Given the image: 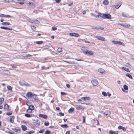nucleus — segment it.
<instances>
[{
  "label": "nucleus",
  "mask_w": 134,
  "mask_h": 134,
  "mask_svg": "<svg viewBox=\"0 0 134 134\" xmlns=\"http://www.w3.org/2000/svg\"><path fill=\"white\" fill-rule=\"evenodd\" d=\"M81 50L84 54L88 56L92 55L94 53L92 51L87 50L86 47H82Z\"/></svg>",
  "instance_id": "obj_1"
},
{
  "label": "nucleus",
  "mask_w": 134,
  "mask_h": 134,
  "mask_svg": "<svg viewBox=\"0 0 134 134\" xmlns=\"http://www.w3.org/2000/svg\"><path fill=\"white\" fill-rule=\"evenodd\" d=\"M94 37L95 38H97L99 40L102 41L105 40V39L104 37L100 36H94Z\"/></svg>",
  "instance_id": "obj_2"
},
{
  "label": "nucleus",
  "mask_w": 134,
  "mask_h": 134,
  "mask_svg": "<svg viewBox=\"0 0 134 134\" xmlns=\"http://www.w3.org/2000/svg\"><path fill=\"white\" fill-rule=\"evenodd\" d=\"M76 108L77 110H83L84 109L85 107L79 104L76 105Z\"/></svg>",
  "instance_id": "obj_3"
},
{
  "label": "nucleus",
  "mask_w": 134,
  "mask_h": 134,
  "mask_svg": "<svg viewBox=\"0 0 134 134\" xmlns=\"http://www.w3.org/2000/svg\"><path fill=\"white\" fill-rule=\"evenodd\" d=\"M103 17L104 18L110 19L111 18V15L109 14H104L103 15Z\"/></svg>",
  "instance_id": "obj_4"
},
{
  "label": "nucleus",
  "mask_w": 134,
  "mask_h": 134,
  "mask_svg": "<svg viewBox=\"0 0 134 134\" xmlns=\"http://www.w3.org/2000/svg\"><path fill=\"white\" fill-rule=\"evenodd\" d=\"M112 42L115 44H119L121 45L122 46H124V44L122 42L120 41H112Z\"/></svg>",
  "instance_id": "obj_5"
},
{
  "label": "nucleus",
  "mask_w": 134,
  "mask_h": 134,
  "mask_svg": "<svg viewBox=\"0 0 134 134\" xmlns=\"http://www.w3.org/2000/svg\"><path fill=\"white\" fill-rule=\"evenodd\" d=\"M91 83L94 86H97L98 84V81L96 80H94L91 81Z\"/></svg>",
  "instance_id": "obj_6"
},
{
  "label": "nucleus",
  "mask_w": 134,
  "mask_h": 134,
  "mask_svg": "<svg viewBox=\"0 0 134 134\" xmlns=\"http://www.w3.org/2000/svg\"><path fill=\"white\" fill-rule=\"evenodd\" d=\"M104 114L107 117H109L110 114V112L109 110H106L104 112Z\"/></svg>",
  "instance_id": "obj_7"
},
{
  "label": "nucleus",
  "mask_w": 134,
  "mask_h": 134,
  "mask_svg": "<svg viewBox=\"0 0 134 134\" xmlns=\"http://www.w3.org/2000/svg\"><path fill=\"white\" fill-rule=\"evenodd\" d=\"M34 94H32L31 92H29L27 93L26 96L28 98H32Z\"/></svg>",
  "instance_id": "obj_8"
},
{
  "label": "nucleus",
  "mask_w": 134,
  "mask_h": 134,
  "mask_svg": "<svg viewBox=\"0 0 134 134\" xmlns=\"http://www.w3.org/2000/svg\"><path fill=\"white\" fill-rule=\"evenodd\" d=\"M98 71L102 74H105L106 73L104 69L102 68L98 69Z\"/></svg>",
  "instance_id": "obj_9"
},
{
  "label": "nucleus",
  "mask_w": 134,
  "mask_h": 134,
  "mask_svg": "<svg viewBox=\"0 0 134 134\" xmlns=\"http://www.w3.org/2000/svg\"><path fill=\"white\" fill-rule=\"evenodd\" d=\"M69 35L72 36L79 37V35L78 34L74 33H69Z\"/></svg>",
  "instance_id": "obj_10"
},
{
  "label": "nucleus",
  "mask_w": 134,
  "mask_h": 134,
  "mask_svg": "<svg viewBox=\"0 0 134 134\" xmlns=\"http://www.w3.org/2000/svg\"><path fill=\"white\" fill-rule=\"evenodd\" d=\"M90 98L89 97H83L81 98V99L82 100H83L84 101H86L87 100H90Z\"/></svg>",
  "instance_id": "obj_11"
},
{
  "label": "nucleus",
  "mask_w": 134,
  "mask_h": 134,
  "mask_svg": "<svg viewBox=\"0 0 134 134\" xmlns=\"http://www.w3.org/2000/svg\"><path fill=\"white\" fill-rule=\"evenodd\" d=\"M109 134H118V131H113L112 130H110L109 131Z\"/></svg>",
  "instance_id": "obj_12"
},
{
  "label": "nucleus",
  "mask_w": 134,
  "mask_h": 134,
  "mask_svg": "<svg viewBox=\"0 0 134 134\" xmlns=\"http://www.w3.org/2000/svg\"><path fill=\"white\" fill-rule=\"evenodd\" d=\"M32 98L34 99V100L36 101H38L39 100L37 95L35 94H34L33 97H32Z\"/></svg>",
  "instance_id": "obj_13"
},
{
  "label": "nucleus",
  "mask_w": 134,
  "mask_h": 134,
  "mask_svg": "<svg viewBox=\"0 0 134 134\" xmlns=\"http://www.w3.org/2000/svg\"><path fill=\"white\" fill-rule=\"evenodd\" d=\"M14 117L13 116H12L10 117V121L12 123H13L14 122Z\"/></svg>",
  "instance_id": "obj_14"
},
{
  "label": "nucleus",
  "mask_w": 134,
  "mask_h": 134,
  "mask_svg": "<svg viewBox=\"0 0 134 134\" xmlns=\"http://www.w3.org/2000/svg\"><path fill=\"white\" fill-rule=\"evenodd\" d=\"M39 116L40 117L43 118L44 119H46L47 117L46 115L43 114H40Z\"/></svg>",
  "instance_id": "obj_15"
},
{
  "label": "nucleus",
  "mask_w": 134,
  "mask_h": 134,
  "mask_svg": "<svg viewBox=\"0 0 134 134\" xmlns=\"http://www.w3.org/2000/svg\"><path fill=\"white\" fill-rule=\"evenodd\" d=\"M121 25L122 26L126 28H129L130 26V25L127 24L126 23L124 24H121Z\"/></svg>",
  "instance_id": "obj_16"
},
{
  "label": "nucleus",
  "mask_w": 134,
  "mask_h": 134,
  "mask_svg": "<svg viewBox=\"0 0 134 134\" xmlns=\"http://www.w3.org/2000/svg\"><path fill=\"white\" fill-rule=\"evenodd\" d=\"M118 129H122L123 131H125L126 129L125 127L121 126H119L118 127Z\"/></svg>",
  "instance_id": "obj_17"
},
{
  "label": "nucleus",
  "mask_w": 134,
  "mask_h": 134,
  "mask_svg": "<svg viewBox=\"0 0 134 134\" xmlns=\"http://www.w3.org/2000/svg\"><path fill=\"white\" fill-rule=\"evenodd\" d=\"M4 108L5 110H7L9 109L8 105L7 104H5L4 105Z\"/></svg>",
  "instance_id": "obj_18"
},
{
  "label": "nucleus",
  "mask_w": 134,
  "mask_h": 134,
  "mask_svg": "<svg viewBox=\"0 0 134 134\" xmlns=\"http://www.w3.org/2000/svg\"><path fill=\"white\" fill-rule=\"evenodd\" d=\"M121 14L122 16L124 17H126L129 16L128 14H126L124 12H122Z\"/></svg>",
  "instance_id": "obj_19"
},
{
  "label": "nucleus",
  "mask_w": 134,
  "mask_h": 134,
  "mask_svg": "<svg viewBox=\"0 0 134 134\" xmlns=\"http://www.w3.org/2000/svg\"><path fill=\"white\" fill-rule=\"evenodd\" d=\"M0 28L2 29H5V30H12V29L9 28H8L6 27L1 26V27Z\"/></svg>",
  "instance_id": "obj_20"
},
{
  "label": "nucleus",
  "mask_w": 134,
  "mask_h": 134,
  "mask_svg": "<svg viewBox=\"0 0 134 134\" xmlns=\"http://www.w3.org/2000/svg\"><path fill=\"white\" fill-rule=\"evenodd\" d=\"M121 4L119 3L118 4H117L115 5H114V6L115 7V8L118 9L121 6Z\"/></svg>",
  "instance_id": "obj_21"
},
{
  "label": "nucleus",
  "mask_w": 134,
  "mask_h": 134,
  "mask_svg": "<svg viewBox=\"0 0 134 134\" xmlns=\"http://www.w3.org/2000/svg\"><path fill=\"white\" fill-rule=\"evenodd\" d=\"M21 128L22 130L24 131H26L27 130V127L25 125H22Z\"/></svg>",
  "instance_id": "obj_22"
},
{
  "label": "nucleus",
  "mask_w": 134,
  "mask_h": 134,
  "mask_svg": "<svg viewBox=\"0 0 134 134\" xmlns=\"http://www.w3.org/2000/svg\"><path fill=\"white\" fill-rule=\"evenodd\" d=\"M109 3V2L107 0H104L103 1V3L106 5H107Z\"/></svg>",
  "instance_id": "obj_23"
},
{
  "label": "nucleus",
  "mask_w": 134,
  "mask_h": 134,
  "mask_svg": "<svg viewBox=\"0 0 134 134\" xmlns=\"http://www.w3.org/2000/svg\"><path fill=\"white\" fill-rule=\"evenodd\" d=\"M2 24L3 25H10V24L8 22H5L2 23Z\"/></svg>",
  "instance_id": "obj_24"
},
{
  "label": "nucleus",
  "mask_w": 134,
  "mask_h": 134,
  "mask_svg": "<svg viewBox=\"0 0 134 134\" xmlns=\"http://www.w3.org/2000/svg\"><path fill=\"white\" fill-rule=\"evenodd\" d=\"M74 108H71L68 110L69 113H72V111L74 110Z\"/></svg>",
  "instance_id": "obj_25"
},
{
  "label": "nucleus",
  "mask_w": 134,
  "mask_h": 134,
  "mask_svg": "<svg viewBox=\"0 0 134 134\" xmlns=\"http://www.w3.org/2000/svg\"><path fill=\"white\" fill-rule=\"evenodd\" d=\"M29 109H31L32 110H33L34 109V105H29Z\"/></svg>",
  "instance_id": "obj_26"
},
{
  "label": "nucleus",
  "mask_w": 134,
  "mask_h": 134,
  "mask_svg": "<svg viewBox=\"0 0 134 134\" xmlns=\"http://www.w3.org/2000/svg\"><path fill=\"white\" fill-rule=\"evenodd\" d=\"M7 88L8 90L11 91H12V88L11 86H7Z\"/></svg>",
  "instance_id": "obj_27"
},
{
  "label": "nucleus",
  "mask_w": 134,
  "mask_h": 134,
  "mask_svg": "<svg viewBox=\"0 0 134 134\" xmlns=\"http://www.w3.org/2000/svg\"><path fill=\"white\" fill-rule=\"evenodd\" d=\"M126 76H127V77H128L132 79V77L131 75H130V74H129V73H127L126 74Z\"/></svg>",
  "instance_id": "obj_28"
},
{
  "label": "nucleus",
  "mask_w": 134,
  "mask_h": 134,
  "mask_svg": "<svg viewBox=\"0 0 134 134\" xmlns=\"http://www.w3.org/2000/svg\"><path fill=\"white\" fill-rule=\"evenodd\" d=\"M4 101V99L3 98H0V104H1Z\"/></svg>",
  "instance_id": "obj_29"
},
{
  "label": "nucleus",
  "mask_w": 134,
  "mask_h": 134,
  "mask_svg": "<svg viewBox=\"0 0 134 134\" xmlns=\"http://www.w3.org/2000/svg\"><path fill=\"white\" fill-rule=\"evenodd\" d=\"M33 23H40V22L37 20H33Z\"/></svg>",
  "instance_id": "obj_30"
},
{
  "label": "nucleus",
  "mask_w": 134,
  "mask_h": 134,
  "mask_svg": "<svg viewBox=\"0 0 134 134\" xmlns=\"http://www.w3.org/2000/svg\"><path fill=\"white\" fill-rule=\"evenodd\" d=\"M61 126L63 128H68V125L66 124L62 125H61Z\"/></svg>",
  "instance_id": "obj_31"
},
{
  "label": "nucleus",
  "mask_w": 134,
  "mask_h": 134,
  "mask_svg": "<svg viewBox=\"0 0 134 134\" xmlns=\"http://www.w3.org/2000/svg\"><path fill=\"white\" fill-rule=\"evenodd\" d=\"M58 52V53H60L62 52V49L61 48L59 47L57 49Z\"/></svg>",
  "instance_id": "obj_32"
},
{
  "label": "nucleus",
  "mask_w": 134,
  "mask_h": 134,
  "mask_svg": "<svg viewBox=\"0 0 134 134\" xmlns=\"http://www.w3.org/2000/svg\"><path fill=\"white\" fill-rule=\"evenodd\" d=\"M50 66L48 67L47 68H46L45 67H44V66H42L41 68H42V69H49V68H50Z\"/></svg>",
  "instance_id": "obj_33"
},
{
  "label": "nucleus",
  "mask_w": 134,
  "mask_h": 134,
  "mask_svg": "<svg viewBox=\"0 0 134 134\" xmlns=\"http://www.w3.org/2000/svg\"><path fill=\"white\" fill-rule=\"evenodd\" d=\"M32 110L30 109H27L26 110V112H27L28 113H31L32 112Z\"/></svg>",
  "instance_id": "obj_34"
},
{
  "label": "nucleus",
  "mask_w": 134,
  "mask_h": 134,
  "mask_svg": "<svg viewBox=\"0 0 134 134\" xmlns=\"http://www.w3.org/2000/svg\"><path fill=\"white\" fill-rule=\"evenodd\" d=\"M123 87L124 89L125 90H127L128 89V87L125 85H124Z\"/></svg>",
  "instance_id": "obj_35"
},
{
  "label": "nucleus",
  "mask_w": 134,
  "mask_h": 134,
  "mask_svg": "<svg viewBox=\"0 0 134 134\" xmlns=\"http://www.w3.org/2000/svg\"><path fill=\"white\" fill-rule=\"evenodd\" d=\"M43 43V41H37L36 42V43L37 44H42Z\"/></svg>",
  "instance_id": "obj_36"
},
{
  "label": "nucleus",
  "mask_w": 134,
  "mask_h": 134,
  "mask_svg": "<svg viewBox=\"0 0 134 134\" xmlns=\"http://www.w3.org/2000/svg\"><path fill=\"white\" fill-rule=\"evenodd\" d=\"M24 86H31V85L27 83H24Z\"/></svg>",
  "instance_id": "obj_37"
},
{
  "label": "nucleus",
  "mask_w": 134,
  "mask_h": 134,
  "mask_svg": "<svg viewBox=\"0 0 134 134\" xmlns=\"http://www.w3.org/2000/svg\"><path fill=\"white\" fill-rule=\"evenodd\" d=\"M51 133V131L49 130H46L44 133V134H50Z\"/></svg>",
  "instance_id": "obj_38"
},
{
  "label": "nucleus",
  "mask_w": 134,
  "mask_h": 134,
  "mask_svg": "<svg viewBox=\"0 0 134 134\" xmlns=\"http://www.w3.org/2000/svg\"><path fill=\"white\" fill-rule=\"evenodd\" d=\"M102 94L104 96H107V93L105 92H103L102 93Z\"/></svg>",
  "instance_id": "obj_39"
},
{
  "label": "nucleus",
  "mask_w": 134,
  "mask_h": 134,
  "mask_svg": "<svg viewBox=\"0 0 134 134\" xmlns=\"http://www.w3.org/2000/svg\"><path fill=\"white\" fill-rule=\"evenodd\" d=\"M31 29L33 30H36V27L34 26H31Z\"/></svg>",
  "instance_id": "obj_40"
},
{
  "label": "nucleus",
  "mask_w": 134,
  "mask_h": 134,
  "mask_svg": "<svg viewBox=\"0 0 134 134\" xmlns=\"http://www.w3.org/2000/svg\"><path fill=\"white\" fill-rule=\"evenodd\" d=\"M3 16L5 18H10L11 17V16L9 15L4 14Z\"/></svg>",
  "instance_id": "obj_41"
},
{
  "label": "nucleus",
  "mask_w": 134,
  "mask_h": 134,
  "mask_svg": "<svg viewBox=\"0 0 134 134\" xmlns=\"http://www.w3.org/2000/svg\"><path fill=\"white\" fill-rule=\"evenodd\" d=\"M82 118H83L82 122L83 123H85V118L84 116H83Z\"/></svg>",
  "instance_id": "obj_42"
},
{
  "label": "nucleus",
  "mask_w": 134,
  "mask_h": 134,
  "mask_svg": "<svg viewBox=\"0 0 134 134\" xmlns=\"http://www.w3.org/2000/svg\"><path fill=\"white\" fill-rule=\"evenodd\" d=\"M25 116L26 117L28 118H29L31 117V115L28 114H25Z\"/></svg>",
  "instance_id": "obj_43"
},
{
  "label": "nucleus",
  "mask_w": 134,
  "mask_h": 134,
  "mask_svg": "<svg viewBox=\"0 0 134 134\" xmlns=\"http://www.w3.org/2000/svg\"><path fill=\"white\" fill-rule=\"evenodd\" d=\"M32 56V55L29 54H27L25 56H24V57H30Z\"/></svg>",
  "instance_id": "obj_44"
},
{
  "label": "nucleus",
  "mask_w": 134,
  "mask_h": 134,
  "mask_svg": "<svg viewBox=\"0 0 134 134\" xmlns=\"http://www.w3.org/2000/svg\"><path fill=\"white\" fill-rule=\"evenodd\" d=\"M44 125L46 126H48L49 124V123L48 121H46L44 123Z\"/></svg>",
  "instance_id": "obj_45"
},
{
  "label": "nucleus",
  "mask_w": 134,
  "mask_h": 134,
  "mask_svg": "<svg viewBox=\"0 0 134 134\" xmlns=\"http://www.w3.org/2000/svg\"><path fill=\"white\" fill-rule=\"evenodd\" d=\"M44 131V129L41 130H40L39 131V133H43Z\"/></svg>",
  "instance_id": "obj_46"
},
{
  "label": "nucleus",
  "mask_w": 134,
  "mask_h": 134,
  "mask_svg": "<svg viewBox=\"0 0 134 134\" xmlns=\"http://www.w3.org/2000/svg\"><path fill=\"white\" fill-rule=\"evenodd\" d=\"M66 62L68 63H69V64H73L75 63L74 62L66 61Z\"/></svg>",
  "instance_id": "obj_47"
},
{
  "label": "nucleus",
  "mask_w": 134,
  "mask_h": 134,
  "mask_svg": "<svg viewBox=\"0 0 134 134\" xmlns=\"http://www.w3.org/2000/svg\"><path fill=\"white\" fill-rule=\"evenodd\" d=\"M26 105L28 106L30 105V102L28 101H26Z\"/></svg>",
  "instance_id": "obj_48"
},
{
  "label": "nucleus",
  "mask_w": 134,
  "mask_h": 134,
  "mask_svg": "<svg viewBox=\"0 0 134 134\" xmlns=\"http://www.w3.org/2000/svg\"><path fill=\"white\" fill-rule=\"evenodd\" d=\"M124 70L127 72H129L130 71L129 70V69L128 68H125Z\"/></svg>",
  "instance_id": "obj_49"
},
{
  "label": "nucleus",
  "mask_w": 134,
  "mask_h": 134,
  "mask_svg": "<svg viewBox=\"0 0 134 134\" xmlns=\"http://www.w3.org/2000/svg\"><path fill=\"white\" fill-rule=\"evenodd\" d=\"M34 132V131H30L28 133L29 134H32Z\"/></svg>",
  "instance_id": "obj_50"
},
{
  "label": "nucleus",
  "mask_w": 134,
  "mask_h": 134,
  "mask_svg": "<svg viewBox=\"0 0 134 134\" xmlns=\"http://www.w3.org/2000/svg\"><path fill=\"white\" fill-rule=\"evenodd\" d=\"M61 94L63 95H65L66 94L64 92H61Z\"/></svg>",
  "instance_id": "obj_51"
},
{
  "label": "nucleus",
  "mask_w": 134,
  "mask_h": 134,
  "mask_svg": "<svg viewBox=\"0 0 134 134\" xmlns=\"http://www.w3.org/2000/svg\"><path fill=\"white\" fill-rule=\"evenodd\" d=\"M15 131L16 132H19L20 131V130L19 129H15Z\"/></svg>",
  "instance_id": "obj_52"
},
{
  "label": "nucleus",
  "mask_w": 134,
  "mask_h": 134,
  "mask_svg": "<svg viewBox=\"0 0 134 134\" xmlns=\"http://www.w3.org/2000/svg\"><path fill=\"white\" fill-rule=\"evenodd\" d=\"M52 29L53 30H55L57 29V28L56 27H52Z\"/></svg>",
  "instance_id": "obj_53"
},
{
  "label": "nucleus",
  "mask_w": 134,
  "mask_h": 134,
  "mask_svg": "<svg viewBox=\"0 0 134 134\" xmlns=\"http://www.w3.org/2000/svg\"><path fill=\"white\" fill-rule=\"evenodd\" d=\"M59 114L61 116H63L64 115V114L62 113H59Z\"/></svg>",
  "instance_id": "obj_54"
},
{
  "label": "nucleus",
  "mask_w": 134,
  "mask_h": 134,
  "mask_svg": "<svg viewBox=\"0 0 134 134\" xmlns=\"http://www.w3.org/2000/svg\"><path fill=\"white\" fill-rule=\"evenodd\" d=\"M28 21H29V22L31 23H33V20H31L30 19H29L28 20Z\"/></svg>",
  "instance_id": "obj_55"
},
{
  "label": "nucleus",
  "mask_w": 134,
  "mask_h": 134,
  "mask_svg": "<svg viewBox=\"0 0 134 134\" xmlns=\"http://www.w3.org/2000/svg\"><path fill=\"white\" fill-rule=\"evenodd\" d=\"M5 1L7 2H9L12 1V0H4Z\"/></svg>",
  "instance_id": "obj_56"
},
{
  "label": "nucleus",
  "mask_w": 134,
  "mask_h": 134,
  "mask_svg": "<svg viewBox=\"0 0 134 134\" xmlns=\"http://www.w3.org/2000/svg\"><path fill=\"white\" fill-rule=\"evenodd\" d=\"M55 1L57 3H59L60 2V0H55Z\"/></svg>",
  "instance_id": "obj_57"
},
{
  "label": "nucleus",
  "mask_w": 134,
  "mask_h": 134,
  "mask_svg": "<svg viewBox=\"0 0 134 134\" xmlns=\"http://www.w3.org/2000/svg\"><path fill=\"white\" fill-rule=\"evenodd\" d=\"M19 3L20 4H23L24 3V2H19Z\"/></svg>",
  "instance_id": "obj_58"
},
{
  "label": "nucleus",
  "mask_w": 134,
  "mask_h": 134,
  "mask_svg": "<svg viewBox=\"0 0 134 134\" xmlns=\"http://www.w3.org/2000/svg\"><path fill=\"white\" fill-rule=\"evenodd\" d=\"M107 95H108V96L109 97H110L111 96V94L109 93V92H107Z\"/></svg>",
  "instance_id": "obj_59"
},
{
  "label": "nucleus",
  "mask_w": 134,
  "mask_h": 134,
  "mask_svg": "<svg viewBox=\"0 0 134 134\" xmlns=\"http://www.w3.org/2000/svg\"><path fill=\"white\" fill-rule=\"evenodd\" d=\"M7 114L8 115H9L12 114V113L10 112H8L7 113Z\"/></svg>",
  "instance_id": "obj_60"
},
{
  "label": "nucleus",
  "mask_w": 134,
  "mask_h": 134,
  "mask_svg": "<svg viewBox=\"0 0 134 134\" xmlns=\"http://www.w3.org/2000/svg\"><path fill=\"white\" fill-rule=\"evenodd\" d=\"M66 134H70V132L69 131H66Z\"/></svg>",
  "instance_id": "obj_61"
},
{
  "label": "nucleus",
  "mask_w": 134,
  "mask_h": 134,
  "mask_svg": "<svg viewBox=\"0 0 134 134\" xmlns=\"http://www.w3.org/2000/svg\"><path fill=\"white\" fill-rule=\"evenodd\" d=\"M75 59L76 60L79 61H81L82 60L81 59Z\"/></svg>",
  "instance_id": "obj_62"
},
{
  "label": "nucleus",
  "mask_w": 134,
  "mask_h": 134,
  "mask_svg": "<svg viewBox=\"0 0 134 134\" xmlns=\"http://www.w3.org/2000/svg\"><path fill=\"white\" fill-rule=\"evenodd\" d=\"M66 87L68 88H69L70 87V85L68 84H66Z\"/></svg>",
  "instance_id": "obj_63"
},
{
  "label": "nucleus",
  "mask_w": 134,
  "mask_h": 134,
  "mask_svg": "<svg viewBox=\"0 0 134 134\" xmlns=\"http://www.w3.org/2000/svg\"><path fill=\"white\" fill-rule=\"evenodd\" d=\"M73 4V3L72 2H71L69 4H68V5L69 6H70L71 5H72Z\"/></svg>",
  "instance_id": "obj_64"
}]
</instances>
